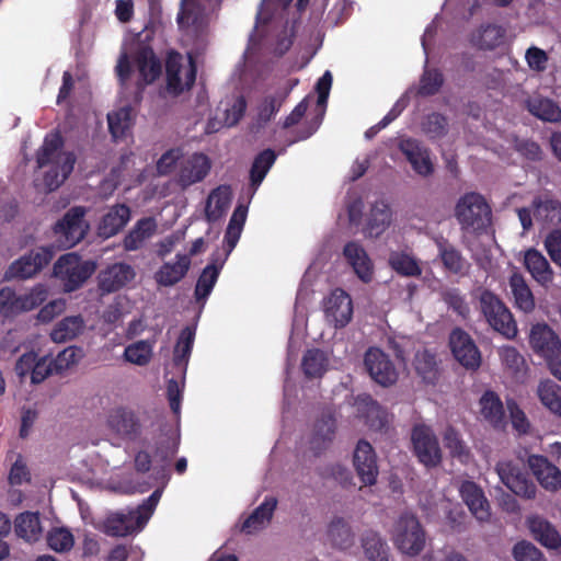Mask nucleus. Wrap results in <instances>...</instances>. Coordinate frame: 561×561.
<instances>
[{"mask_svg": "<svg viewBox=\"0 0 561 561\" xmlns=\"http://www.w3.org/2000/svg\"><path fill=\"white\" fill-rule=\"evenodd\" d=\"M529 343L536 354L545 359L559 356L561 353V342L554 331L546 323L533 325Z\"/></svg>", "mask_w": 561, "mask_h": 561, "instance_id": "nucleus-19", "label": "nucleus"}, {"mask_svg": "<svg viewBox=\"0 0 561 561\" xmlns=\"http://www.w3.org/2000/svg\"><path fill=\"white\" fill-rule=\"evenodd\" d=\"M328 536L331 543L339 549L353 545L354 536L348 524L342 517H335L329 525Z\"/></svg>", "mask_w": 561, "mask_h": 561, "instance_id": "nucleus-50", "label": "nucleus"}, {"mask_svg": "<svg viewBox=\"0 0 561 561\" xmlns=\"http://www.w3.org/2000/svg\"><path fill=\"white\" fill-rule=\"evenodd\" d=\"M161 495L162 491L160 489L154 490L149 495V497L145 500L141 505L138 506L137 511L134 512L136 515V524L138 527H142L148 522L153 511L156 510Z\"/></svg>", "mask_w": 561, "mask_h": 561, "instance_id": "nucleus-62", "label": "nucleus"}, {"mask_svg": "<svg viewBox=\"0 0 561 561\" xmlns=\"http://www.w3.org/2000/svg\"><path fill=\"white\" fill-rule=\"evenodd\" d=\"M48 547L56 552L70 551L75 545L72 533L66 527H54L46 536Z\"/></svg>", "mask_w": 561, "mask_h": 561, "instance_id": "nucleus-57", "label": "nucleus"}, {"mask_svg": "<svg viewBox=\"0 0 561 561\" xmlns=\"http://www.w3.org/2000/svg\"><path fill=\"white\" fill-rule=\"evenodd\" d=\"M211 169L210 159L202 152H194L180 162L176 182L182 188L202 182Z\"/></svg>", "mask_w": 561, "mask_h": 561, "instance_id": "nucleus-16", "label": "nucleus"}, {"mask_svg": "<svg viewBox=\"0 0 561 561\" xmlns=\"http://www.w3.org/2000/svg\"><path fill=\"white\" fill-rule=\"evenodd\" d=\"M388 263L394 272L402 276L417 277L422 274V268L416 260L404 252H391Z\"/></svg>", "mask_w": 561, "mask_h": 561, "instance_id": "nucleus-51", "label": "nucleus"}, {"mask_svg": "<svg viewBox=\"0 0 561 561\" xmlns=\"http://www.w3.org/2000/svg\"><path fill=\"white\" fill-rule=\"evenodd\" d=\"M130 208L125 204H115L103 215L99 226L98 234L108 239L121 232L130 220Z\"/></svg>", "mask_w": 561, "mask_h": 561, "instance_id": "nucleus-25", "label": "nucleus"}, {"mask_svg": "<svg viewBox=\"0 0 561 561\" xmlns=\"http://www.w3.org/2000/svg\"><path fill=\"white\" fill-rule=\"evenodd\" d=\"M95 264L91 261H82L75 253L61 255L54 264L53 273L70 293L80 288L94 273Z\"/></svg>", "mask_w": 561, "mask_h": 561, "instance_id": "nucleus-5", "label": "nucleus"}, {"mask_svg": "<svg viewBox=\"0 0 561 561\" xmlns=\"http://www.w3.org/2000/svg\"><path fill=\"white\" fill-rule=\"evenodd\" d=\"M443 300L448 308L453 309V311L463 318H466L470 312L469 306L458 288L446 290L443 294Z\"/></svg>", "mask_w": 561, "mask_h": 561, "instance_id": "nucleus-63", "label": "nucleus"}, {"mask_svg": "<svg viewBox=\"0 0 561 561\" xmlns=\"http://www.w3.org/2000/svg\"><path fill=\"white\" fill-rule=\"evenodd\" d=\"M55 256L50 245L37 247L10 264L5 272L8 279H27L39 273Z\"/></svg>", "mask_w": 561, "mask_h": 561, "instance_id": "nucleus-7", "label": "nucleus"}, {"mask_svg": "<svg viewBox=\"0 0 561 561\" xmlns=\"http://www.w3.org/2000/svg\"><path fill=\"white\" fill-rule=\"evenodd\" d=\"M503 36L504 31L501 26L488 24L481 26L478 34L473 36V44L480 49L492 50L502 43Z\"/></svg>", "mask_w": 561, "mask_h": 561, "instance_id": "nucleus-53", "label": "nucleus"}, {"mask_svg": "<svg viewBox=\"0 0 561 561\" xmlns=\"http://www.w3.org/2000/svg\"><path fill=\"white\" fill-rule=\"evenodd\" d=\"M398 148L417 174L428 176L434 172L431 152L420 140L403 138L399 141Z\"/></svg>", "mask_w": 561, "mask_h": 561, "instance_id": "nucleus-18", "label": "nucleus"}, {"mask_svg": "<svg viewBox=\"0 0 561 561\" xmlns=\"http://www.w3.org/2000/svg\"><path fill=\"white\" fill-rule=\"evenodd\" d=\"M220 267L216 264L211 263L208 264L201 273L195 290L194 296L196 301H205L208 296L211 294L214 286L216 285L219 274H220Z\"/></svg>", "mask_w": 561, "mask_h": 561, "instance_id": "nucleus-48", "label": "nucleus"}, {"mask_svg": "<svg viewBox=\"0 0 561 561\" xmlns=\"http://www.w3.org/2000/svg\"><path fill=\"white\" fill-rule=\"evenodd\" d=\"M175 263H164L154 275L157 283L161 286H173L179 283L188 272L191 266L190 256L176 254Z\"/></svg>", "mask_w": 561, "mask_h": 561, "instance_id": "nucleus-32", "label": "nucleus"}, {"mask_svg": "<svg viewBox=\"0 0 561 561\" xmlns=\"http://www.w3.org/2000/svg\"><path fill=\"white\" fill-rule=\"evenodd\" d=\"M108 431L123 440L134 442L140 435L142 425L137 413L126 407L112 409L106 417Z\"/></svg>", "mask_w": 561, "mask_h": 561, "instance_id": "nucleus-11", "label": "nucleus"}, {"mask_svg": "<svg viewBox=\"0 0 561 561\" xmlns=\"http://www.w3.org/2000/svg\"><path fill=\"white\" fill-rule=\"evenodd\" d=\"M448 344L455 359L467 370H477L481 366V353L473 339L461 328H455L449 334Z\"/></svg>", "mask_w": 561, "mask_h": 561, "instance_id": "nucleus-10", "label": "nucleus"}, {"mask_svg": "<svg viewBox=\"0 0 561 561\" xmlns=\"http://www.w3.org/2000/svg\"><path fill=\"white\" fill-rule=\"evenodd\" d=\"M47 298V289L43 284H37L28 293L16 295L18 314L39 307Z\"/></svg>", "mask_w": 561, "mask_h": 561, "instance_id": "nucleus-55", "label": "nucleus"}, {"mask_svg": "<svg viewBox=\"0 0 561 561\" xmlns=\"http://www.w3.org/2000/svg\"><path fill=\"white\" fill-rule=\"evenodd\" d=\"M324 314L327 320L333 322L336 329L346 327L353 317L351 296L342 288L332 290L324 300Z\"/></svg>", "mask_w": 561, "mask_h": 561, "instance_id": "nucleus-17", "label": "nucleus"}, {"mask_svg": "<svg viewBox=\"0 0 561 561\" xmlns=\"http://www.w3.org/2000/svg\"><path fill=\"white\" fill-rule=\"evenodd\" d=\"M513 556L516 561H546L542 552L527 541L517 542L513 548Z\"/></svg>", "mask_w": 561, "mask_h": 561, "instance_id": "nucleus-64", "label": "nucleus"}, {"mask_svg": "<svg viewBox=\"0 0 561 561\" xmlns=\"http://www.w3.org/2000/svg\"><path fill=\"white\" fill-rule=\"evenodd\" d=\"M329 359L325 353L319 348L308 350L301 362V368L306 377L320 378L327 371Z\"/></svg>", "mask_w": 561, "mask_h": 561, "instance_id": "nucleus-42", "label": "nucleus"}, {"mask_svg": "<svg viewBox=\"0 0 561 561\" xmlns=\"http://www.w3.org/2000/svg\"><path fill=\"white\" fill-rule=\"evenodd\" d=\"M444 446L448 449L450 456L453 458H457L461 461H465L469 458L470 451L462 440L458 431H456L453 426H448L445 430L443 436Z\"/></svg>", "mask_w": 561, "mask_h": 561, "instance_id": "nucleus-56", "label": "nucleus"}, {"mask_svg": "<svg viewBox=\"0 0 561 561\" xmlns=\"http://www.w3.org/2000/svg\"><path fill=\"white\" fill-rule=\"evenodd\" d=\"M136 528V515L134 512L128 514L114 513L107 516L103 524V531L112 537H125L131 534Z\"/></svg>", "mask_w": 561, "mask_h": 561, "instance_id": "nucleus-38", "label": "nucleus"}, {"mask_svg": "<svg viewBox=\"0 0 561 561\" xmlns=\"http://www.w3.org/2000/svg\"><path fill=\"white\" fill-rule=\"evenodd\" d=\"M460 495L478 520H486L490 517V505L482 489L473 481H463L459 489Z\"/></svg>", "mask_w": 561, "mask_h": 561, "instance_id": "nucleus-26", "label": "nucleus"}, {"mask_svg": "<svg viewBox=\"0 0 561 561\" xmlns=\"http://www.w3.org/2000/svg\"><path fill=\"white\" fill-rule=\"evenodd\" d=\"M134 62L138 70L135 99L141 98L145 88L153 83L162 73V65L151 46L139 45L134 54Z\"/></svg>", "mask_w": 561, "mask_h": 561, "instance_id": "nucleus-9", "label": "nucleus"}, {"mask_svg": "<svg viewBox=\"0 0 561 561\" xmlns=\"http://www.w3.org/2000/svg\"><path fill=\"white\" fill-rule=\"evenodd\" d=\"M541 403L552 413L561 417V387L554 381H541L538 387Z\"/></svg>", "mask_w": 561, "mask_h": 561, "instance_id": "nucleus-52", "label": "nucleus"}, {"mask_svg": "<svg viewBox=\"0 0 561 561\" xmlns=\"http://www.w3.org/2000/svg\"><path fill=\"white\" fill-rule=\"evenodd\" d=\"M535 219L543 226L561 224V202L549 195L537 196L531 202Z\"/></svg>", "mask_w": 561, "mask_h": 561, "instance_id": "nucleus-27", "label": "nucleus"}, {"mask_svg": "<svg viewBox=\"0 0 561 561\" xmlns=\"http://www.w3.org/2000/svg\"><path fill=\"white\" fill-rule=\"evenodd\" d=\"M496 472L502 483L513 493L525 499H534L537 488L528 476L512 461H500L496 465Z\"/></svg>", "mask_w": 561, "mask_h": 561, "instance_id": "nucleus-14", "label": "nucleus"}, {"mask_svg": "<svg viewBox=\"0 0 561 561\" xmlns=\"http://www.w3.org/2000/svg\"><path fill=\"white\" fill-rule=\"evenodd\" d=\"M480 310L490 327L506 339L517 335V324L505 304L490 289L483 288L478 296Z\"/></svg>", "mask_w": 561, "mask_h": 561, "instance_id": "nucleus-2", "label": "nucleus"}, {"mask_svg": "<svg viewBox=\"0 0 561 561\" xmlns=\"http://www.w3.org/2000/svg\"><path fill=\"white\" fill-rule=\"evenodd\" d=\"M85 215V207L73 206L55 224L54 234L58 238L59 248L70 249L84 239L90 228Z\"/></svg>", "mask_w": 561, "mask_h": 561, "instance_id": "nucleus-6", "label": "nucleus"}, {"mask_svg": "<svg viewBox=\"0 0 561 561\" xmlns=\"http://www.w3.org/2000/svg\"><path fill=\"white\" fill-rule=\"evenodd\" d=\"M528 466L542 488L549 491H557L561 488V470L547 457L531 455L528 457Z\"/></svg>", "mask_w": 561, "mask_h": 561, "instance_id": "nucleus-23", "label": "nucleus"}, {"mask_svg": "<svg viewBox=\"0 0 561 561\" xmlns=\"http://www.w3.org/2000/svg\"><path fill=\"white\" fill-rule=\"evenodd\" d=\"M275 160L276 153L272 149H265L254 158L250 170V182L254 190L263 182Z\"/></svg>", "mask_w": 561, "mask_h": 561, "instance_id": "nucleus-46", "label": "nucleus"}, {"mask_svg": "<svg viewBox=\"0 0 561 561\" xmlns=\"http://www.w3.org/2000/svg\"><path fill=\"white\" fill-rule=\"evenodd\" d=\"M443 84L444 76L438 69L425 68L420 78L417 94L421 96H433L438 93Z\"/></svg>", "mask_w": 561, "mask_h": 561, "instance_id": "nucleus-58", "label": "nucleus"}, {"mask_svg": "<svg viewBox=\"0 0 561 561\" xmlns=\"http://www.w3.org/2000/svg\"><path fill=\"white\" fill-rule=\"evenodd\" d=\"M391 209L385 203H376L370 210L366 230L370 237H379L391 224Z\"/></svg>", "mask_w": 561, "mask_h": 561, "instance_id": "nucleus-43", "label": "nucleus"}, {"mask_svg": "<svg viewBox=\"0 0 561 561\" xmlns=\"http://www.w3.org/2000/svg\"><path fill=\"white\" fill-rule=\"evenodd\" d=\"M508 284L515 307L525 313L533 312L536 307L535 297L524 276L518 272H514L510 276Z\"/></svg>", "mask_w": 561, "mask_h": 561, "instance_id": "nucleus-34", "label": "nucleus"}, {"mask_svg": "<svg viewBox=\"0 0 561 561\" xmlns=\"http://www.w3.org/2000/svg\"><path fill=\"white\" fill-rule=\"evenodd\" d=\"M157 227V221L153 217H144L137 220L133 229L124 238V249L127 251L139 250L145 241L156 233Z\"/></svg>", "mask_w": 561, "mask_h": 561, "instance_id": "nucleus-33", "label": "nucleus"}, {"mask_svg": "<svg viewBox=\"0 0 561 561\" xmlns=\"http://www.w3.org/2000/svg\"><path fill=\"white\" fill-rule=\"evenodd\" d=\"M230 198L231 192L229 186L221 185L213 190L205 208L207 220L214 222L220 219L229 207Z\"/></svg>", "mask_w": 561, "mask_h": 561, "instance_id": "nucleus-40", "label": "nucleus"}, {"mask_svg": "<svg viewBox=\"0 0 561 561\" xmlns=\"http://www.w3.org/2000/svg\"><path fill=\"white\" fill-rule=\"evenodd\" d=\"M179 438L165 436L159 439L154 450V458L163 463L169 465L179 450Z\"/></svg>", "mask_w": 561, "mask_h": 561, "instance_id": "nucleus-61", "label": "nucleus"}, {"mask_svg": "<svg viewBox=\"0 0 561 561\" xmlns=\"http://www.w3.org/2000/svg\"><path fill=\"white\" fill-rule=\"evenodd\" d=\"M455 216L462 230L483 231L491 224L492 211L479 193H467L458 201Z\"/></svg>", "mask_w": 561, "mask_h": 561, "instance_id": "nucleus-4", "label": "nucleus"}, {"mask_svg": "<svg viewBox=\"0 0 561 561\" xmlns=\"http://www.w3.org/2000/svg\"><path fill=\"white\" fill-rule=\"evenodd\" d=\"M14 531L18 537L27 542H35L41 538L42 526L38 513L24 512L16 516Z\"/></svg>", "mask_w": 561, "mask_h": 561, "instance_id": "nucleus-39", "label": "nucleus"}, {"mask_svg": "<svg viewBox=\"0 0 561 561\" xmlns=\"http://www.w3.org/2000/svg\"><path fill=\"white\" fill-rule=\"evenodd\" d=\"M502 364L514 375L526 370L524 356L514 346H503L499 351Z\"/></svg>", "mask_w": 561, "mask_h": 561, "instance_id": "nucleus-60", "label": "nucleus"}, {"mask_svg": "<svg viewBox=\"0 0 561 561\" xmlns=\"http://www.w3.org/2000/svg\"><path fill=\"white\" fill-rule=\"evenodd\" d=\"M182 69L181 56L179 53H171L165 61V77H167V90L170 94L178 96L184 88L190 89L193 87L196 79V67L194 62H191V68L186 73L185 84H182L180 72Z\"/></svg>", "mask_w": 561, "mask_h": 561, "instance_id": "nucleus-20", "label": "nucleus"}, {"mask_svg": "<svg viewBox=\"0 0 561 561\" xmlns=\"http://www.w3.org/2000/svg\"><path fill=\"white\" fill-rule=\"evenodd\" d=\"M343 255L362 282L369 283L373 279V262L359 242H347L343 248Z\"/></svg>", "mask_w": 561, "mask_h": 561, "instance_id": "nucleus-24", "label": "nucleus"}, {"mask_svg": "<svg viewBox=\"0 0 561 561\" xmlns=\"http://www.w3.org/2000/svg\"><path fill=\"white\" fill-rule=\"evenodd\" d=\"M291 92V87L288 89L277 90L274 94L266 95L257 107V124L260 126L266 125L271 122L283 106L286 99Z\"/></svg>", "mask_w": 561, "mask_h": 561, "instance_id": "nucleus-37", "label": "nucleus"}, {"mask_svg": "<svg viewBox=\"0 0 561 561\" xmlns=\"http://www.w3.org/2000/svg\"><path fill=\"white\" fill-rule=\"evenodd\" d=\"M152 347L153 343L149 341H137L125 347L124 358L128 363L146 366L152 357Z\"/></svg>", "mask_w": 561, "mask_h": 561, "instance_id": "nucleus-54", "label": "nucleus"}, {"mask_svg": "<svg viewBox=\"0 0 561 561\" xmlns=\"http://www.w3.org/2000/svg\"><path fill=\"white\" fill-rule=\"evenodd\" d=\"M336 421L331 414H323L317 420L310 446L316 456L324 451L335 436Z\"/></svg>", "mask_w": 561, "mask_h": 561, "instance_id": "nucleus-29", "label": "nucleus"}, {"mask_svg": "<svg viewBox=\"0 0 561 561\" xmlns=\"http://www.w3.org/2000/svg\"><path fill=\"white\" fill-rule=\"evenodd\" d=\"M422 130L431 139L442 138L448 131V119L443 114L433 112L422 122Z\"/></svg>", "mask_w": 561, "mask_h": 561, "instance_id": "nucleus-59", "label": "nucleus"}, {"mask_svg": "<svg viewBox=\"0 0 561 561\" xmlns=\"http://www.w3.org/2000/svg\"><path fill=\"white\" fill-rule=\"evenodd\" d=\"M195 333V328L190 325L183 328L180 332L173 352V364L176 367H186L193 350Z\"/></svg>", "mask_w": 561, "mask_h": 561, "instance_id": "nucleus-45", "label": "nucleus"}, {"mask_svg": "<svg viewBox=\"0 0 561 561\" xmlns=\"http://www.w3.org/2000/svg\"><path fill=\"white\" fill-rule=\"evenodd\" d=\"M353 465L364 485L370 486L377 482L379 474L377 455L367 440H358L353 454Z\"/></svg>", "mask_w": 561, "mask_h": 561, "instance_id": "nucleus-15", "label": "nucleus"}, {"mask_svg": "<svg viewBox=\"0 0 561 561\" xmlns=\"http://www.w3.org/2000/svg\"><path fill=\"white\" fill-rule=\"evenodd\" d=\"M528 110L534 116L541 121L550 123L561 121V108L554 101L548 98L534 99L529 102Z\"/></svg>", "mask_w": 561, "mask_h": 561, "instance_id": "nucleus-49", "label": "nucleus"}, {"mask_svg": "<svg viewBox=\"0 0 561 561\" xmlns=\"http://www.w3.org/2000/svg\"><path fill=\"white\" fill-rule=\"evenodd\" d=\"M108 130L112 137L123 139L133 125L131 107L124 106L107 114Z\"/></svg>", "mask_w": 561, "mask_h": 561, "instance_id": "nucleus-47", "label": "nucleus"}, {"mask_svg": "<svg viewBox=\"0 0 561 561\" xmlns=\"http://www.w3.org/2000/svg\"><path fill=\"white\" fill-rule=\"evenodd\" d=\"M392 541L400 552L410 557L423 551L426 534L415 515L403 513L399 516L393 526Z\"/></svg>", "mask_w": 561, "mask_h": 561, "instance_id": "nucleus-3", "label": "nucleus"}, {"mask_svg": "<svg viewBox=\"0 0 561 561\" xmlns=\"http://www.w3.org/2000/svg\"><path fill=\"white\" fill-rule=\"evenodd\" d=\"M364 553L369 561H388L389 547L376 531H367L363 536Z\"/></svg>", "mask_w": 561, "mask_h": 561, "instance_id": "nucleus-44", "label": "nucleus"}, {"mask_svg": "<svg viewBox=\"0 0 561 561\" xmlns=\"http://www.w3.org/2000/svg\"><path fill=\"white\" fill-rule=\"evenodd\" d=\"M277 506V499L267 496L264 501L244 519L241 531L253 534L263 529L272 519Z\"/></svg>", "mask_w": 561, "mask_h": 561, "instance_id": "nucleus-28", "label": "nucleus"}, {"mask_svg": "<svg viewBox=\"0 0 561 561\" xmlns=\"http://www.w3.org/2000/svg\"><path fill=\"white\" fill-rule=\"evenodd\" d=\"M528 527L533 537L549 549H558L561 546V537L557 529L546 519L539 516L528 518Z\"/></svg>", "mask_w": 561, "mask_h": 561, "instance_id": "nucleus-35", "label": "nucleus"}, {"mask_svg": "<svg viewBox=\"0 0 561 561\" xmlns=\"http://www.w3.org/2000/svg\"><path fill=\"white\" fill-rule=\"evenodd\" d=\"M64 146L62 137L56 133L45 137L42 147L36 153L38 168L51 163V167L44 175V184L49 191L57 190L71 174L76 163L73 152L61 151Z\"/></svg>", "mask_w": 561, "mask_h": 561, "instance_id": "nucleus-1", "label": "nucleus"}, {"mask_svg": "<svg viewBox=\"0 0 561 561\" xmlns=\"http://www.w3.org/2000/svg\"><path fill=\"white\" fill-rule=\"evenodd\" d=\"M84 328L81 316H70L60 320L51 330L50 339L56 343H62L77 337Z\"/></svg>", "mask_w": 561, "mask_h": 561, "instance_id": "nucleus-41", "label": "nucleus"}, {"mask_svg": "<svg viewBox=\"0 0 561 561\" xmlns=\"http://www.w3.org/2000/svg\"><path fill=\"white\" fill-rule=\"evenodd\" d=\"M135 277L134 268L127 263H114L101 271L99 288L102 293L111 294L126 286Z\"/></svg>", "mask_w": 561, "mask_h": 561, "instance_id": "nucleus-21", "label": "nucleus"}, {"mask_svg": "<svg viewBox=\"0 0 561 561\" xmlns=\"http://www.w3.org/2000/svg\"><path fill=\"white\" fill-rule=\"evenodd\" d=\"M364 365L374 381L389 387L398 380V370L389 356L378 347H369L364 356Z\"/></svg>", "mask_w": 561, "mask_h": 561, "instance_id": "nucleus-12", "label": "nucleus"}, {"mask_svg": "<svg viewBox=\"0 0 561 561\" xmlns=\"http://www.w3.org/2000/svg\"><path fill=\"white\" fill-rule=\"evenodd\" d=\"M411 440L419 461L426 468L440 465L443 455L438 439L433 430L424 424L415 425L412 430Z\"/></svg>", "mask_w": 561, "mask_h": 561, "instance_id": "nucleus-8", "label": "nucleus"}, {"mask_svg": "<svg viewBox=\"0 0 561 561\" xmlns=\"http://www.w3.org/2000/svg\"><path fill=\"white\" fill-rule=\"evenodd\" d=\"M480 412L485 421L494 427H501L504 423V407L494 391L488 390L480 398Z\"/></svg>", "mask_w": 561, "mask_h": 561, "instance_id": "nucleus-36", "label": "nucleus"}, {"mask_svg": "<svg viewBox=\"0 0 561 561\" xmlns=\"http://www.w3.org/2000/svg\"><path fill=\"white\" fill-rule=\"evenodd\" d=\"M438 257L445 271L455 275H466L470 264L461 251L444 237L435 239Z\"/></svg>", "mask_w": 561, "mask_h": 561, "instance_id": "nucleus-22", "label": "nucleus"}, {"mask_svg": "<svg viewBox=\"0 0 561 561\" xmlns=\"http://www.w3.org/2000/svg\"><path fill=\"white\" fill-rule=\"evenodd\" d=\"M415 373L425 383L435 385L440 375L436 353L423 348L419 350L413 358Z\"/></svg>", "mask_w": 561, "mask_h": 561, "instance_id": "nucleus-30", "label": "nucleus"}, {"mask_svg": "<svg viewBox=\"0 0 561 561\" xmlns=\"http://www.w3.org/2000/svg\"><path fill=\"white\" fill-rule=\"evenodd\" d=\"M221 0H182L176 22L181 30L193 27L199 31L206 24L207 10H219Z\"/></svg>", "mask_w": 561, "mask_h": 561, "instance_id": "nucleus-13", "label": "nucleus"}, {"mask_svg": "<svg viewBox=\"0 0 561 561\" xmlns=\"http://www.w3.org/2000/svg\"><path fill=\"white\" fill-rule=\"evenodd\" d=\"M524 265L538 284L548 286L552 282L553 272L550 264L538 250L529 249L526 251Z\"/></svg>", "mask_w": 561, "mask_h": 561, "instance_id": "nucleus-31", "label": "nucleus"}]
</instances>
